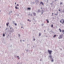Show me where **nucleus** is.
<instances>
[{
	"mask_svg": "<svg viewBox=\"0 0 64 64\" xmlns=\"http://www.w3.org/2000/svg\"><path fill=\"white\" fill-rule=\"evenodd\" d=\"M48 52H49L50 54H51V53H52V51L48 50Z\"/></svg>",
	"mask_w": 64,
	"mask_h": 64,
	"instance_id": "f257e3e1",
	"label": "nucleus"
},
{
	"mask_svg": "<svg viewBox=\"0 0 64 64\" xmlns=\"http://www.w3.org/2000/svg\"><path fill=\"white\" fill-rule=\"evenodd\" d=\"M62 20L63 21V22H62V21L61 20H60V22H61V23H62V24H63L64 23V20H63V19H62Z\"/></svg>",
	"mask_w": 64,
	"mask_h": 64,
	"instance_id": "f03ea898",
	"label": "nucleus"
},
{
	"mask_svg": "<svg viewBox=\"0 0 64 64\" xmlns=\"http://www.w3.org/2000/svg\"><path fill=\"white\" fill-rule=\"evenodd\" d=\"M40 4H42V5H44V4H43V2H41L40 3Z\"/></svg>",
	"mask_w": 64,
	"mask_h": 64,
	"instance_id": "7ed1b4c3",
	"label": "nucleus"
},
{
	"mask_svg": "<svg viewBox=\"0 0 64 64\" xmlns=\"http://www.w3.org/2000/svg\"><path fill=\"white\" fill-rule=\"evenodd\" d=\"M31 9V8H28V10H30Z\"/></svg>",
	"mask_w": 64,
	"mask_h": 64,
	"instance_id": "20e7f679",
	"label": "nucleus"
},
{
	"mask_svg": "<svg viewBox=\"0 0 64 64\" xmlns=\"http://www.w3.org/2000/svg\"><path fill=\"white\" fill-rule=\"evenodd\" d=\"M46 21H47V22L48 23H49V21H48V20H47Z\"/></svg>",
	"mask_w": 64,
	"mask_h": 64,
	"instance_id": "39448f33",
	"label": "nucleus"
},
{
	"mask_svg": "<svg viewBox=\"0 0 64 64\" xmlns=\"http://www.w3.org/2000/svg\"><path fill=\"white\" fill-rule=\"evenodd\" d=\"M15 8H16V9H18V8H17V6H16V7H15Z\"/></svg>",
	"mask_w": 64,
	"mask_h": 64,
	"instance_id": "423d86ee",
	"label": "nucleus"
},
{
	"mask_svg": "<svg viewBox=\"0 0 64 64\" xmlns=\"http://www.w3.org/2000/svg\"><path fill=\"white\" fill-rule=\"evenodd\" d=\"M9 24V23H8L6 24V25L7 26H8V24Z\"/></svg>",
	"mask_w": 64,
	"mask_h": 64,
	"instance_id": "0eeeda50",
	"label": "nucleus"
},
{
	"mask_svg": "<svg viewBox=\"0 0 64 64\" xmlns=\"http://www.w3.org/2000/svg\"><path fill=\"white\" fill-rule=\"evenodd\" d=\"M49 57H50V58H52V56H49Z\"/></svg>",
	"mask_w": 64,
	"mask_h": 64,
	"instance_id": "6e6552de",
	"label": "nucleus"
},
{
	"mask_svg": "<svg viewBox=\"0 0 64 64\" xmlns=\"http://www.w3.org/2000/svg\"><path fill=\"white\" fill-rule=\"evenodd\" d=\"M56 35H54V37H56Z\"/></svg>",
	"mask_w": 64,
	"mask_h": 64,
	"instance_id": "1a4fd4ad",
	"label": "nucleus"
},
{
	"mask_svg": "<svg viewBox=\"0 0 64 64\" xmlns=\"http://www.w3.org/2000/svg\"><path fill=\"white\" fill-rule=\"evenodd\" d=\"M40 35H41V34L40 33L39 34V36H40Z\"/></svg>",
	"mask_w": 64,
	"mask_h": 64,
	"instance_id": "9d476101",
	"label": "nucleus"
},
{
	"mask_svg": "<svg viewBox=\"0 0 64 64\" xmlns=\"http://www.w3.org/2000/svg\"><path fill=\"white\" fill-rule=\"evenodd\" d=\"M34 15H35L36 14H35V13H34Z\"/></svg>",
	"mask_w": 64,
	"mask_h": 64,
	"instance_id": "9b49d317",
	"label": "nucleus"
},
{
	"mask_svg": "<svg viewBox=\"0 0 64 64\" xmlns=\"http://www.w3.org/2000/svg\"><path fill=\"white\" fill-rule=\"evenodd\" d=\"M51 27H53V25H52L51 26Z\"/></svg>",
	"mask_w": 64,
	"mask_h": 64,
	"instance_id": "f8f14e48",
	"label": "nucleus"
},
{
	"mask_svg": "<svg viewBox=\"0 0 64 64\" xmlns=\"http://www.w3.org/2000/svg\"><path fill=\"white\" fill-rule=\"evenodd\" d=\"M3 36H5V34H3Z\"/></svg>",
	"mask_w": 64,
	"mask_h": 64,
	"instance_id": "ddd939ff",
	"label": "nucleus"
},
{
	"mask_svg": "<svg viewBox=\"0 0 64 64\" xmlns=\"http://www.w3.org/2000/svg\"><path fill=\"white\" fill-rule=\"evenodd\" d=\"M17 6H19V5L18 4H17Z\"/></svg>",
	"mask_w": 64,
	"mask_h": 64,
	"instance_id": "4468645a",
	"label": "nucleus"
},
{
	"mask_svg": "<svg viewBox=\"0 0 64 64\" xmlns=\"http://www.w3.org/2000/svg\"><path fill=\"white\" fill-rule=\"evenodd\" d=\"M59 30H60V32H61V30L60 29H59Z\"/></svg>",
	"mask_w": 64,
	"mask_h": 64,
	"instance_id": "2eb2a0df",
	"label": "nucleus"
},
{
	"mask_svg": "<svg viewBox=\"0 0 64 64\" xmlns=\"http://www.w3.org/2000/svg\"><path fill=\"white\" fill-rule=\"evenodd\" d=\"M52 62H53V60H52Z\"/></svg>",
	"mask_w": 64,
	"mask_h": 64,
	"instance_id": "dca6fc26",
	"label": "nucleus"
},
{
	"mask_svg": "<svg viewBox=\"0 0 64 64\" xmlns=\"http://www.w3.org/2000/svg\"><path fill=\"white\" fill-rule=\"evenodd\" d=\"M62 4V3L61 2L60 3V4Z\"/></svg>",
	"mask_w": 64,
	"mask_h": 64,
	"instance_id": "f3484780",
	"label": "nucleus"
},
{
	"mask_svg": "<svg viewBox=\"0 0 64 64\" xmlns=\"http://www.w3.org/2000/svg\"><path fill=\"white\" fill-rule=\"evenodd\" d=\"M62 32H64V30H62Z\"/></svg>",
	"mask_w": 64,
	"mask_h": 64,
	"instance_id": "a211bd4d",
	"label": "nucleus"
},
{
	"mask_svg": "<svg viewBox=\"0 0 64 64\" xmlns=\"http://www.w3.org/2000/svg\"><path fill=\"white\" fill-rule=\"evenodd\" d=\"M17 25L16 24H15V25Z\"/></svg>",
	"mask_w": 64,
	"mask_h": 64,
	"instance_id": "6ab92c4d",
	"label": "nucleus"
},
{
	"mask_svg": "<svg viewBox=\"0 0 64 64\" xmlns=\"http://www.w3.org/2000/svg\"><path fill=\"white\" fill-rule=\"evenodd\" d=\"M34 40H35V39H34Z\"/></svg>",
	"mask_w": 64,
	"mask_h": 64,
	"instance_id": "aec40b11",
	"label": "nucleus"
},
{
	"mask_svg": "<svg viewBox=\"0 0 64 64\" xmlns=\"http://www.w3.org/2000/svg\"><path fill=\"white\" fill-rule=\"evenodd\" d=\"M17 57H18V58L19 56H17Z\"/></svg>",
	"mask_w": 64,
	"mask_h": 64,
	"instance_id": "412c9836",
	"label": "nucleus"
},
{
	"mask_svg": "<svg viewBox=\"0 0 64 64\" xmlns=\"http://www.w3.org/2000/svg\"><path fill=\"white\" fill-rule=\"evenodd\" d=\"M15 4H16V3H15Z\"/></svg>",
	"mask_w": 64,
	"mask_h": 64,
	"instance_id": "4be33fe9",
	"label": "nucleus"
},
{
	"mask_svg": "<svg viewBox=\"0 0 64 64\" xmlns=\"http://www.w3.org/2000/svg\"><path fill=\"white\" fill-rule=\"evenodd\" d=\"M12 28H10V29H12Z\"/></svg>",
	"mask_w": 64,
	"mask_h": 64,
	"instance_id": "5701e85b",
	"label": "nucleus"
},
{
	"mask_svg": "<svg viewBox=\"0 0 64 64\" xmlns=\"http://www.w3.org/2000/svg\"><path fill=\"white\" fill-rule=\"evenodd\" d=\"M18 35H19V36H20V35L18 34Z\"/></svg>",
	"mask_w": 64,
	"mask_h": 64,
	"instance_id": "b1692460",
	"label": "nucleus"
},
{
	"mask_svg": "<svg viewBox=\"0 0 64 64\" xmlns=\"http://www.w3.org/2000/svg\"><path fill=\"white\" fill-rule=\"evenodd\" d=\"M21 28H23V27H22Z\"/></svg>",
	"mask_w": 64,
	"mask_h": 64,
	"instance_id": "393cba45",
	"label": "nucleus"
},
{
	"mask_svg": "<svg viewBox=\"0 0 64 64\" xmlns=\"http://www.w3.org/2000/svg\"><path fill=\"white\" fill-rule=\"evenodd\" d=\"M59 11H60V10H59Z\"/></svg>",
	"mask_w": 64,
	"mask_h": 64,
	"instance_id": "a878e982",
	"label": "nucleus"
},
{
	"mask_svg": "<svg viewBox=\"0 0 64 64\" xmlns=\"http://www.w3.org/2000/svg\"><path fill=\"white\" fill-rule=\"evenodd\" d=\"M18 59H19L20 58H18Z\"/></svg>",
	"mask_w": 64,
	"mask_h": 64,
	"instance_id": "bb28decb",
	"label": "nucleus"
},
{
	"mask_svg": "<svg viewBox=\"0 0 64 64\" xmlns=\"http://www.w3.org/2000/svg\"><path fill=\"white\" fill-rule=\"evenodd\" d=\"M28 21H29V20H28Z\"/></svg>",
	"mask_w": 64,
	"mask_h": 64,
	"instance_id": "cd10ccee",
	"label": "nucleus"
},
{
	"mask_svg": "<svg viewBox=\"0 0 64 64\" xmlns=\"http://www.w3.org/2000/svg\"><path fill=\"white\" fill-rule=\"evenodd\" d=\"M30 22H31V21L30 20Z\"/></svg>",
	"mask_w": 64,
	"mask_h": 64,
	"instance_id": "c85d7f7f",
	"label": "nucleus"
},
{
	"mask_svg": "<svg viewBox=\"0 0 64 64\" xmlns=\"http://www.w3.org/2000/svg\"><path fill=\"white\" fill-rule=\"evenodd\" d=\"M61 36V35H60V36Z\"/></svg>",
	"mask_w": 64,
	"mask_h": 64,
	"instance_id": "c756f323",
	"label": "nucleus"
}]
</instances>
